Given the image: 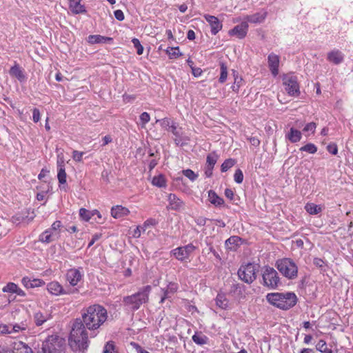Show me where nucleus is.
Listing matches in <instances>:
<instances>
[{"mask_svg":"<svg viewBox=\"0 0 353 353\" xmlns=\"http://www.w3.org/2000/svg\"><path fill=\"white\" fill-rule=\"evenodd\" d=\"M151 290L152 288L148 285L132 295L124 296L122 301L123 305L132 311L138 310L142 304L148 302Z\"/></svg>","mask_w":353,"mask_h":353,"instance_id":"obj_3","label":"nucleus"},{"mask_svg":"<svg viewBox=\"0 0 353 353\" xmlns=\"http://www.w3.org/2000/svg\"><path fill=\"white\" fill-rule=\"evenodd\" d=\"M158 121H159V122H160V125H161V126L163 129H165V130H168V131H169V130H170V129L172 128V125H174V123L172 121H171V120H170V119H168V118H163V119H162L161 120H159Z\"/></svg>","mask_w":353,"mask_h":353,"instance_id":"obj_46","label":"nucleus"},{"mask_svg":"<svg viewBox=\"0 0 353 353\" xmlns=\"http://www.w3.org/2000/svg\"><path fill=\"white\" fill-rule=\"evenodd\" d=\"M276 267L282 275L288 279H295L298 276V266L290 258L278 259L276 262Z\"/></svg>","mask_w":353,"mask_h":353,"instance_id":"obj_5","label":"nucleus"},{"mask_svg":"<svg viewBox=\"0 0 353 353\" xmlns=\"http://www.w3.org/2000/svg\"><path fill=\"white\" fill-rule=\"evenodd\" d=\"M63 228L62 223L61 221H55L51 225V227L47 229L48 231L55 234V237L58 239L60 236V231Z\"/></svg>","mask_w":353,"mask_h":353,"instance_id":"obj_35","label":"nucleus"},{"mask_svg":"<svg viewBox=\"0 0 353 353\" xmlns=\"http://www.w3.org/2000/svg\"><path fill=\"white\" fill-rule=\"evenodd\" d=\"M182 173L185 176L188 178L191 181H194L198 177V175L196 174H195L194 172V171H192L190 169L183 170Z\"/></svg>","mask_w":353,"mask_h":353,"instance_id":"obj_48","label":"nucleus"},{"mask_svg":"<svg viewBox=\"0 0 353 353\" xmlns=\"http://www.w3.org/2000/svg\"><path fill=\"white\" fill-rule=\"evenodd\" d=\"M169 205L167 208L172 210L179 211L184 206V203L175 194L170 193L168 196Z\"/></svg>","mask_w":353,"mask_h":353,"instance_id":"obj_19","label":"nucleus"},{"mask_svg":"<svg viewBox=\"0 0 353 353\" xmlns=\"http://www.w3.org/2000/svg\"><path fill=\"white\" fill-rule=\"evenodd\" d=\"M233 75L234 79V84L232 85L231 88L232 90L235 92H238L239 90V88L241 85V82L243 81V79L241 77L238 76V74H236V71L233 70Z\"/></svg>","mask_w":353,"mask_h":353,"instance_id":"obj_42","label":"nucleus"},{"mask_svg":"<svg viewBox=\"0 0 353 353\" xmlns=\"http://www.w3.org/2000/svg\"><path fill=\"white\" fill-rule=\"evenodd\" d=\"M283 84L287 93L292 97H298L300 94L299 84L297 77L292 74L283 76Z\"/></svg>","mask_w":353,"mask_h":353,"instance_id":"obj_7","label":"nucleus"},{"mask_svg":"<svg viewBox=\"0 0 353 353\" xmlns=\"http://www.w3.org/2000/svg\"><path fill=\"white\" fill-rule=\"evenodd\" d=\"M203 17L209 23L210 26V32L212 35H216L222 29V21H220L216 17L210 14H205Z\"/></svg>","mask_w":353,"mask_h":353,"instance_id":"obj_14","label":"nucleus"},{"mask_svg":"<svg viewBox=\"0 0 353 353\" xmlns=\"http://www.w3.org/2000/svg\"><path fill=\"white\" fill-rule=\"evenodd\" d=\"M266 299L271 305L284 310L294 307L298 301L297 296L294 292L268 293Z\"/></svg>","mask_w":353,"mask_h":353,"instance_id":"obj_2","label":"nucleus"},{"mask_svg":"<svg viewBox=\"0 0 353 353\" xmlns=\"http://www.w3.org/2000/svg\"><path fill=\"white\" fill-rule=\"evenodd\" d=\"M245 287L239 283H233L230 290V294L236 299H241L245 297L244 292Z\"/></svg>","mask_w":353,"mask_h":353,"instance_id":"obj_23","label":"nucleus"},{"mask_svg":"<svg viewBox=\"0 0 353 353\" xmlns=\"http://www.w3.org/2000/svg\"><path fill=\"white\" fill-rule=\"evenodd\" d=\"M316 349L322 353H332V350L327 347V343L324 340H320L317 343Z\"/></svg>","mask_w":353,"mask_h":353,"instance_id":"obj_41","label":"nucleus"},{"mask_svg":"<svg viewBox=\"0 0 353 353\" xmlns=\"http://www.w3.org/2000/svg\"><path fill=\"white\" fill-rule=\"evenodd\" d=\"M170 130L172 132V133L175 136V143L176 145H179V142L181 141V133L179 132V131L177 130V127L176 125H175V123H174V125L172 126V128L170 129Z\"/></svg>","mask_w":353,"mask_h":353,"instance_id":"obj_50","label":"nucleus"},{"mask_svg":"<svg viewBox=\"0 0 353 353\" xmlns=\"http://www.w3.org/2000/svg\"><path fill=\"white\" fill-rule=\"evenodd\" d=\"M17 288H18V285L17 284H15L14 283H12V282H9L8 283H7L6 285H5L3 288L2 291L3 292L14 293L15 294V291H17Z\"/></svg>","mask_w":353,"mask_h":353,"instance_id":"obj_47","label":"nucleus"},{"mask_svg":"<svg viewBox=\"0 0 353 353\" xmlns=\"http://www.w3.org/2000/svg\"><path fill=\"white\" fill-rule=\"evenodd\" d=\"M313 264L320 269L321 272H325L327 268V263L320 258H314L313 260Z\"/></svg>","mask_w":353,"mask_h":353,"instance_id":"obj_40","label":"nucleus"},{"mask_svg":"<svg viewBox=\"0 0 353 353\" xmlns=\"http://www.w3.org/2000/svg\"><path fill=\"white\" fill-rule=\"evenodd\" d=\"M327 150L332 154L336 155L338 153V148L336 144L330 143L327 146Z\"/></svg>","mask_w":353,"mask_h":353,"instance_id":"obj_59","label":"nucleus"},{"mask_svg":"<svg viewBox=\"0 0 353 353\" xmlns=\"http://www.w3.org/2000/svg\"><path fill=\"white\" fill-rule=\"evenodd\" d=\"M0 353H33V351L26 343L17 341L13 343L12 350L0 346Z\"/></svg>","mask_w":353,"mask_h":353,"instance_id":"obj_12","label":"nucleus"},{"mask_svg":"<svg viewBox=\"0 0 353 353\" xmlns=\"http://www.w3.org/2000/svg\"><path fill=\"white\" fill-rule=\"evenodd\" d=\"M130 214V210L121 205L113 206L111 208V215L114 219H120Z\"/></svg>","mask_w":353,"mask_h":353,"instance_id":"obj_25","label":"nucleus"},{"mask_svg":"<svg viewBox=\"0 0 353 353\" xmlns=\"http://www.w3.org/2000/svg\"><path fill=\"white\" fill-rule=\"evenodd\" d=\"M216 305L223 309L225 310L228 307V300L225 297V295L222 293H219L216 297Z\"/></svg>","mask_w":353,"mask_h":353,"instance_id":"obj_33","label":"nucleus"},{"mask_svg":"<svg viewBox=\"0 0 353 353\" xmlns=\"http://www.w3.org/2000/svg\"><path fill=\"white\" fill-rule=\"evenodd\" d=\"M64 341L57 335L49 336L43 343L37 353H63Z\"/></svg>","mask_w":353,"mask_h":353,"instance_id":"obj_4","label":"nucleus"},{"mask_svg":"<svg viewBox=\"0 0 353 353\" xmlns=\"http://www.w3.org/2000/svg\"><path fill=\"white\" fill-rule=\"evenodd\" d=\"M25 219L26 217L23 215L21 214H17L12 216V221L15 224H19L21 222H23Z\"/></svg>","mask_w":353,"mask_h":353,"instance_id":"obj_58","label":"nucleus"},{"mask_svg":"<svg viewBox=\"0 0 353 353\" xmlns=\"http://www.w3.org/2000/svg\"><path fill=\"white\" fill-rule=\"evenodd\" d=\"M112 41V38L104 37L99 34L90 35L88 37V43L91 44L105 43Z\"/></svg>","mask_w":353,"mask_h":353,"instance_id":"obj_28","label":"nucleus"},{"mask_svg":"<svg viewBox=\"0 0 353 353\" xmlns=\"http://www.w3.org/2000/svg\"><path fill=\"white\" fill-rule=\"evenodd\" d=\"M139 119H140L141 126L144 127L145 125L150 121V116L148 112H144L141 114Z\"/></svg>","mask_w":353,"mask_h":353,"instance_id":"obj_55","label":"nucleus"},{"mask_svg":"<svg viewBox=\"0 0 353 353\" xmlns=\"http://www.w3.org/2000/svg\"><path fill=\"white\" fill-rule=\"evenodd\" d=\"M178 290V284L174 282H170L166 288H161L163 294L161 298L160 303H163L165 299L171 298Z\"/></svg>","mask_w":353,"mask_h":353,"instance_id":"obj_22","label":"nucleus"},{"mask_svg":"<svg viewBox=\"0 0 353 353\" xmlns=\"http://www.w3.org/2000/svg\"><path fill=\"white\" fill-rule=\"evenodd\" d=\"M57 179L60 185L66 183L67 174L65 169V162L63 157L58 156L57 159Z\"/></svg>","mask_w":353,"mask_h":353,"instance_id":"obj_18","label":"nucleus"},{"mask_svg":"<svg viewBox=\"0 0 353 353\" xmlns=\"http://www.w3.org/2000/svg\"><path fill=\"white\" fill-rule=\"evenodd\" d=\"M28 327V323L26 320L14 324H1L0 334H11L25 331Z\"/></svg>","mask_w":353,"mask_h":353,"instance_id":"obj_11","label":"nucleus"},{"mask_svg":"<svg viewBox=\"0 0 353 353\" xmlns=\"http://www.w3.org/2000/svg\"><path fill=\"white\" fill-rule=\"evenodd\" d=\"M225 196L229 199L230 201H232L234 199V192L232 189L226 188L224 192Z\"/></svg>","mask_w":353,"mask_h":353,"instance_id":"obj_63","label":"nucleus"},{"mask_svg":"<svg viewBox=\"0 0 353 353\" xmlns=\"http://www.w3.org/2000/svg\"><path fill=\"white\" fill-rule=\"evenodd\" d=\"M9 73L11 76L17 78L20 82H23L26 79L24 71L17 63L11 67Z\"/></svg>","mask_w":353,"mask_h":353,"instance_id":"obj_24","label":"nucleus"},{"mask_svg":"<svg viewBox=\"0 0 353 353\" xmlns=\"http://www.w3.org/2000/svg\"><path fill=\"white\" fill-rule=\"evenodd\" d=\"M259 271V265L252 263L241 265L238 270L239 279L248 284H251L256 279V273Z\"/></svg>","mask_w":353,"mask_h":353,"instance_id":"obj_6","label":"nucleus"},{"mask_svg":"<svg viewBox=\"0 0 353 353\" xmlns=\"http://www.w3.org/2000/svg\"><path fill=\"white\" fill-rule=\"evenodd\" d=\"M305 209L310 214L315 215L320 213L322 211V208L319 205L314 204L313 203H307Z\"/></svg>","mask_w":353,"mask_h":353,"instance_id":"obj_34","label":"nucleus"},{"mask_svg":"<svg viewBox=\"0 0 353 353\" xmlns=\"http://www.w3.org/2000/svg\"><path fill=\"white\" fill-rule=\"evenodd\" d=\"M152 183L158 188H165L167 185L165 178L163 174L154 176Z\"/></svg>","mask_w":353,"mask_h":353,"instance_id":"obj_36","label":"nucleus"},{"mask_svg":"<svg viewBox=\"0 0 353 353\" xmlns=\"http://www.w3.org/2000/svg\"><path fill=\"white\" fill-rule=\"evenodd\" d=\"M132 43L134 45V47L137 49V53L139 55H141L143 52V47L141 44L139 40L137 38H134L132 39Z\"/></svg>","mask_w":353,"mask_h":353,"instance_id":"obj_49","label":"nucleus"},{"mask_svg":"<svg viewBox=\"0 0 353 353\" xmlns=\"http://www.w3.org/2000/svg\"><path fill=\"white\" fill-rule=\"evenodd\" d=\"M234 179L236 183H241L243 181V174L241 169H237L234 174Z\"/></svg>","mask_w":353,"mask_h":353,"instance_id":"obj_54","label":"nucleus"},{"mask_svg":"<svg viewBox=\"0 0 353 353\" xmlns=\"http://www.w3.org/2000/svg\"><path fill=\"white\" fill-rule=\"evenodd\" d=\"M220 77L219 81L221 83H223L227 80L228 77V67L224 62H220Z\"/></svg>","mask_w":353,"mask_h":353,"instance_id":"obj_37","label":"nucleus"},{"mask_svg":"<svg viewBox=\"0 0 353 353\" xmlns=\"http://www.w3.org/2000/svg\"><path fill=\"white\" fill-rule=\"evenodd\" d=\"M41 119V114L38 108H34L32 110V120L34 123H37Z\"/></svg>","mask_w":353,"mask_h":353,"instance_id":"obj_60","label":"nucleus"},{"mask_svg":"<svg viewBox=\"0 0 353 353\" xmlns=\"http://www.w3.org/2000/svg\"><path fill=\"white\" fill-rule=\"evenodd\" d=\"M267 14L268 13L266 11L261 10L253 14L247 15L244 19V21L247 22L248 23H261L265 21Z\"/></svg>","mask_w":353,"mask_h":353,"instance_id":"obj_20","label":"nucleus"},{"mask_svg":"<svg viewBox=\"0 0 353 353\" xmlns=\"http://www.w3.org/2000/svg\"><path fill=\"white\" fill-rule=\"evenodd\" d=\"M236 161L234 159H227L224 161V162L221 164V170L222 172H227L229 169L232 168L235 164Z\"/></svg>","mask_w":353,"mask_h":353,"instance_id":"obj_39","label":"nucleus"},{"mask_svg":"<svg viewBox=\"0 0 353 353\" xmlns=\"http://www.w3.org/2000/svg\"><path fill=\"white\" fill-rule=\"evenodd\" d=\"M316 128V124L314 122H310L305 125V126L303 129V132H310L311 134H314L315 132Z\"/></svg>","mask_w":353,"mask_h":353,"instance_id":"obj_51","label":"nucleus"},{"mask_svg":"<svg viewBox=\"0 0 353 353\" xmlns=\"http://www.w3.org/2000/svg\"><path fill=\"white\" fill-rule=\"evenodd\" d=\"M52 319V315L48 312L37 311L33 314V321L36 326L39 327L43 325L47 321Z\"/></svg>","mask_w":353,"mask_h":353,"instance_id":"obj_21","label":"nucleus"},{"mask_svg":"<svg viewBox=\"0 0 353 353\" xmlns=\"http://www.w3.org/2000/svg\"><path fill=\"white\" fill-rule=\"evenodd\" d=\"M218 158L219 156L215 152L208 154L206 158V166L214 168Z\"/></svg>","mask_w":353,"mask_h":353,"instance_id":"obj_38","label":"nucleus"},{"mask_svg":"<svg viewBox=\"0 0 353 353\" xmlns=\"http://www.w3.org/2000/svg\"><path fill=\"white\" fill-rule=\"evenodd\" d=\"M108 319L107 310L99 304L83 308L81 317L77 318L72 327L69 344L74 351H84L89 345L88 338L98 335Z\"/></svg>","mask_w":353,"mask_h":353,"instance_id":"obj_1","label":"nucleus"},{"mask_svg":"<svg viewBox=\"0 0 353 353\" xmlns=\"http://www.w3.org/2000/svg\"><path fill=\"white\" fill-rule=\"evenodd\" d=\"M249 26L247 22L242 21L240 24L235 26L228 31L230 36H235L239 39H244L248 34Z\"/></svg>","mask_w":353,"mask_h":353,"instance_id":"obj_13","label":"nucleus"},{"mask_svg":"<svg viewBox=\"0 0 353 353\" xmlns=\"http://www.w3.org/2000/svg\"><path fill=\"white\" fill-rule=\"evenodd\" d=\"M48 291L55 296L72 294L79 292L77 288L67 287L64 288L58 281H52L47 285Z\"/></svg>","mask_w":353,"mask_h":353,"instance_id":"obj_10","label":"nucleus"},{"mask_svg":"<svg viewBox=\"0 0 353 353\" xmlns=\"http://www.w3.org/2000/svg\"><path fill=\"white\" fill-rule=\"evenodd\" d=\"M84 154L83 152H80L78 150H73L72 158L76 162H82L83 161V156Z\"/></svg>","mask_w":353,"mask_h":353,"instance_id":"obj_52","label":"nucleus"},{"mask_svg":"<svg viewBox=\"0 0 353 353\" xmlns=\"http://www.w3.org/2000/svg\"><path fill=\"white\" fill-rule=\"evenodd\" d=\"M102 236L101 233H96L94 235H92V239L88 243V248H90L92 245H94V243L97 241L99 239H101Z\"/></svg>","mask_w":353,"mask_h":353,"instance_id":"obj_61","label":"nucleus"},{"mask_svg":"<svg viewBox=\"0 0 353 353\" xmlns=\"http://www.w3.org/2000/svg\"><path fill=\"white\" fill-rule=\"evenodd\" d=\"M103 353H117L114 351V345L112 342L109 341L105 344L103 348Z\"/></svg>","mask_w":353,"mask_h":353,"instance_id":"obj_57","label":"nucleus"},{"mask_svg":"<svg viewBox=\"0 0 353 353\" xmlns=\"http://www.w3.org/2000/svg\"><path fill=\"white\" fill-rule=\"evenodd\" d=\"M208 198L210 202L215 207L223 206L225 201L223 198L220 197L215 191L210 190L208 191Z\"/></svg>","mask_w":353,"mask_h":353,"instance_id":"obj_26","label":"nucleus"},{"mask_svg":"<svg viewBox=\"0 0 353 353\" xmlns=\"http://www.w3.org/2000/svg\"><path fill=\"white\" fill-rule=\"evenodd\" d=\"M192 341L197 345H203L208 343V337L201 332H196L192 337Z\"/></svg>","mask_w":353,"mask_h":353,"instance_id":"obj_32","label":"nucleus"},{"mask_svg":"<svg viewBox=\"0 0 353 353\" xmlns=\"http://www.w3.org/2000/svg\"><path fill=\"white\" fill-rule=\"evenodd\" d=\"M114 17L119 21L124 20L125 17L121 10H117L114 12Z\"/></svg>","mask_w":353,"mask_h":353,"instance_id":"obj_62","label":"nucleus"},{"mask_svg":"<svg viewBox=\"0 0 353 353\" xmlns=\"http://www.w3.org/2000/svg\"><path fill=\"white\" fill-rule=\"evenodd\" d=\"M299 150L302 152H307L309 154H314L317 152V147L314 143H308L300 148Z\"/></svg>","mask_w":353,"mask_h":353,"instance_id":"obj_44","label":"nucleus"},{"mask_svg":"<svg viewBox=\"0 0 353 353\" xmlns=\"http://www.w3.org/2000/svg\"><path fill=\"white\" fill-rule=\"evenodd\" d=\"M22 284L27 288H33L39 286V284H33L32 280L28 277H23L21 280Z\"/></svg>","mask_w":353,"mask_h":353,"instance_id":"obj_53","label":"nucleus"},{"mask_svg":"<svg viewBox=\"0 0 353 353\" xmlns=\"http://www.w3.org/2000/svg\"><path fill=\"white\" fill-rule=\"evenodd\" d=\"M280 58L279 56L272 52L268 57V63L269 69L274 77L279 74Z\"/></svg>","mask_w":353,"mask_h":353,"instance_id":"obj_16","label":"nucleus"},{"mask_svg":"<svg viewBox=\"0 0 353 353\" xmlns=\"http://www.w3.org/2000/svg\"><path fill=\"white\" fill-rule=\"evenodd\" d=\"M207 219L203 216H199L195 219L196 223L199 226H203L206 224Z\"/></svg>","mask_w":353,"mask_h":353,"instance_id":"obj_64","label":"nucleus"},{"mask_svg":"<svg viewBox=\"0 0 353 353\" xmlns=\"http://www.w3.org/2000/svg\"><path fill=\"white\" fill-rule=\"evenodd\" d=\"M241 241V238L239 236H232L225 241V245L227 250H236V248L239 246V243Z\"/></svg>","mask_w":353,"mask_h":353,"instance_id":"obj_27","label":"nucleus"},{"mask_svg":"<svg viewBox=\"0 0 353 353\" xmlns=\"http://www.w3.org/2000/svg\"><path fill=\"white\" fill-rule=\"evenodd\" d=\"M157 224V221L155 219H147L144 223L143 224L141 225V228H142V230L143 232H145L146 230V229L148 228V227L150 226V225H155Z\"/></svg>","mask_w":353,"mask_h":353,"instance_id":"obj_56","label":"nucleus"},{"mask_svg":"<svg viewBox=\"0 0 353 353\" xmlns=\"http://www.w3.org/2000/svg\"><path fill=\"white\" fill-rule=\"evenodd\" d=\"M301 132L294 128H291L289 132L285 135V138L289 139L292 143H296L299 141L301 139Z\"/></svg>","mask_w":353,"mask_h":353,"instance_id":"obj_30","label":"nucleus"},{"mask_svg":"<svg viewBox=\"0 0 353 353\" xmlns=\"http://www.w3.org/2000/svg\"><path fill=\"white\" fill-rule=\"evenodd\" d=\"M263 285L270 289H275L280 283V278L277 272L270 267H266L262 274Z\"/></svg>","mask_w":353,"mask_h":353,"instance_id":"obj_8","label":"nucleus"},{"mask_svg":"<svg viewBox=\"0 0 353 353\" xmlns=\"http://www.w3.org/2000/svg\"><path fill=\"white\" fill-rule=\"evenodd\" d=\"M79 216L82 220L88 221L93 216V214L92 211L82 208L79 210Z\"/></svg>","mask_w":353,"mask_h":353,"instance_id":"obj_45","label":"nucleus"},{"mask_svg":"<svg viewBox=\"0 0 353 353\" xmlns=\"http://www.w3.org/2000/svg\"><path fill=\"white\" fill-rule=\"evenodd\" d=\"M39 240L41 243H50L52 241L57 240V239L55 237L54 234H53V233H52L51 232L48 231V230H46L39 235Z\"/></svg>","mask_w":353,"mask_h":353,"instance_id":"obj_31","label":"nucleus"},{"mask_svg":"<svg viewBox=\"0 0 353 353\" xmlns=\"http://www.w3.org/2000/svg\"><path fill=\"white\" fill-rule=\"evenodd\" d=\"M166 53L168 54L170 59H176L181 56L182 54L179 52V47H169L166 50Z\"/></svg>","mask_w":353,"mask_h":353,"instance_id":"obj_43","label":"nucleus"},{"mask_svg":"<svg viewBox=\"0 0 353 353\" xmlns=\"http://www.w3.org/2000/svg\"><path fill=\"white\" fill-rule=\"evenodd\" d=\"M83 274L79 269L71 268L67 271L65 274L66 281H68L70 286L74 287L82 279Z\"/></svg>","mask_w":353,"mask_h":353,"instance_id":"obj_15","label":"nucleus"},{"mask_svg":"<svg viewBox=\"0 0 353 353\" xmlns=\"http://www.w3.org/2000/svg\"><path fill=\"white\" fill-rule=\"evenodd\" d=\"M70 8L74 14H80L85 12V9L83 5L81 4V0H70Z\"/></svg>","mask_w":353,"mask_h":353,"instance_id":"obj_29","label":"nucleus"},{"mask_svg":"<svg viewBox=\"0 0 353 353\" xmlns=\"http://www.w3.org/2000/svg\"><path fill=\"white\" fill-rule=\"evenodd\" d=\"M196 249L192 243H189L184 246L178 247L171 250L170 253L178 261L181 262H187L189 260L190 255Z\"/></svg>","mask_w":353,"mask_h":353,"instance_id":"obj_9","label":"nucleus"},{"mask_svg":"<svg viewBox=\"0 0 353 353\" xmlns=\"http://www.w3.org/2000/svg\"><path fill=\"white\" fill-rule=\"evenodd\" d=\"M344 58V54L338 49H334L327 54V60L334 65L342 63Z\"/></svg>","mask_w":353,"mask_h":353,"instance_id":"obj_17","label":"nucleus"}]
</instances>
